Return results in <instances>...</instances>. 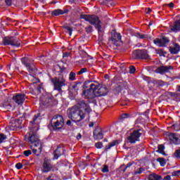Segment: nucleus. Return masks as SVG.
Listing matches in <instances>:
<instances>
[{
    "label": "nucleus",
    "mask_w": 180,
    "mask_h": 180,
    "mask_svg": "<svg viewBox=\"0 0 180 180\" xmlns=\"http://www.w3.org/2000/svg\"><path fill=\"white\" fill-rule=\"evenodd\" d=\"M67 112L69 119H71V120L75 123H78L82 122V120L85 119L86 113L89 115L92 112V109H91L89 103L82 100L77 102V103L71 108H69Z\"/></svg>",
    "instance_id": "obj_1"
},
{
    "label": "nucleus",
    "mask_w": 180,
    "mask_h": 180,
    "mask_svg": "<svg viewBox=\"0 0 180 180\" xmlns=\"http://www.w3.org/2000/svg\"><path fill=\"white\" fill-rule=\"evenodd\" d=\"M96 86H97L94 85V83L89 80H87L84 83L82 96L84 98V99L91 101L96 98V94L95 93Z\"/></svg>",
    "instance_id": "obj_2"
},
{
    "label": "nucleus",
    "mask_w": 180,
    "mask_h": 180,
    "mask_svg": "<svg viewBox=\"0 0 180 180\" xmlns=\"http://www.w3.org/2000/svg\"><path fill=\"white\" fill-rule=\"evenodd\" d=\"M80 18L81 19L86 20V22H89L90 25L95 26L96 29L98 30V32H101L102 25H101V20H99V17L96 15H82Z\"/></svg>",
    "instance_id": "obj_3"
},
{
    "label": "nucleus",
    "mask_w": 180,
    "mask_h": 180,
    "mask_svg": "<svg viewBox=\"0 0 180 180\" xmlns=\"http://www.w3.org/2000/svg\"><path fill=\"white\" fill-rule=\"evenodd\" d=\"M25 140L27 141L30 146H34V144H41L39 139V135H37V132L33 131V129H31L30 131L25 135Z\"/></svg>",
    "instance_id": "obj_4"
},
{
    "label": "nucleus",
    "mask_w": 180,
    "mask_h": 180,
    "mask_svg": "<svg viewBox=\"0 0 180 180\" xmlns=\"http://www.w3.org/2000/svg\"><path fill=\"white\" fill-rule=\"evenodd\" d=\"M21 62L25 67H26L30 74H33L37 71V68H36V66H34V64L33 63V59L29 57H24L21 58Z\"/></svg>",
    "instance_id": "obj_5"
},
{
    "label": "nucleus",
    "mask_w": 180,
    "mask_h": 180,
    "mask_svg": "<svg viewBox=\"0 0 180 180\" xmlns=\"http://www.w3.org/2000/svg\"><path fill=\"white\" fill-rule=\"evenodd\" d=\"M51 82L53 84L54 89L59 91H61L63 86L66 85L65 79L63 75L51 79Z\"/></svg>",
    "instance_id": "obj_6"
},
{
    "label": "nucleus",
    "mask_w": 180,
    "mask_h": 180,
    "mask_svg": "<svg viewBox=\"0 0 180 180\" xmlns=\"http://www.w3.org/2000/svg\"><path fill=\"white\" fill-rule=\"evenodd\" d=\"M93 85H96V88L94 89L96 96H105L108 95V92H109V90L108 89V87H106V86H102L99 83H98V82H94V83H93Z\"/></svg>",
    "instance_id": "obj_7"
},
{
    "label": "nucleus",
    "mask_w": 180,
    "mask_h": 180,
    "mask_svg": "<svg viewBox=\"0 0 180 180\" xmlns=\"http://www.w3.org/2000/svg\"><path fill=\"white\" fill-rule=\"evenodd\" d=\"M52 127L54 130H60L64 127V118L61 115H55L52 119Z\"/></svg>",
    "instance_id": "obj_8"
},
{
    "label": "nucleus",
    "mask_w": 180,
    "mask_h": 180,
    "mask_svg": "<svg viewBox=\"0 0 180 180\" xmlns=\"http://www.w3.org/2000/svg\"><path fill=\"white\" fill-rule=\"evenodd\" d=\"M142 134L143 130L140 129L133 131L130 136H128L129 143L131 144H135L136 141H140V137H141Z\"/></svg>",
    "instance_id": "obj_9"
},
{
    "label": "nucleus",
    "mask_w": 180,
    "mask_h": 180,
    "mask_svg": "<svg viewBox=\"0 0 180 180\" xmlns=\"http://www.w3.org/2000/svg\"><path fill=\"white\" fill-rule=\"evenodd\" d=\"M132 57H134V58L135 59L141 58V60H148V58H150L148 52L147 51V50L145 49H138L134 51L132 53Z\"/></svg>",
    "instance_id": "obj_10"
},
{
    "label": "nucleus",
    "mask_w": 180,
    "mask_h": 180,
    "mask_svg": "<svg viewBox=\"0 0 180 180\" xmlns=\"http://www.w3.org/2000/svg\"><path fill=\"white\" fill-rule=\"evenodd\" d=\"M153 42L158 47H165L169 43V39L167 37H162L161 39L157 38L153 40Z\"/></svg>",
    "instance_id": "obj_11"
},
{
    "label": "nucleus",
    "mask_w": 180,
    "mask_h": 180,
    "mask_svg": "<svg viewBox=\"0 0 180 180\" xmlns=\"http://www.w3.org/2000/svg\"><path fill=\"white\" fill-rule=\"evenodd\" d=\"M10 130H20L22 129V120H14L9 123Z\"/></svg>",
    "instance_id": "obj_12"
},
{
    "label": "nucleus",
    "mask_w": 180,
    "mask_h": 180,
    "mask_svg": "<svg viewBox=\"0 0 180 180\" xmlns=\"http://www.w3.org/2000/svg\"><path fill=\"white\" fill-rule=\"evenodd\" d=\"M110 40L112 44H114L115 46H119V44L122 43V35L120 34V33L114 32L112 34Z\"/></svg>",
    "instance_id": "obj_13"
},
{
    "label": "nucleus",
    "mask_w": 180,
    "mask_h": 180,
    "mask_svg": "<svg viewBox=\"0 0 180 180\" xmlns=\"http://www.w3.org/2000/svg\"><path fill=\"white\" fill-rule=\"evenodd\" d=\"M13 101L17 105H23V103L26 101V95L18 94L13 97Z\"/></svg>",
    "instance_id": "obj_14"
},
{
    "label": "nucleus",
    "mask_w": 180,
    "mask_h": 180,
    "mask_svg": "<svg viewBox=\"0 0 180 180\" xmlns=\"http://www.w3.org/2000/svg\"><path fill=\"white\" fill-rule=\"evenodd\" d=\"M43 172H50L53 168V165L51 164V160L46 158L44 160L43 165Z\"/></svg>",
    "instance_id": "obj_15"
},
{
    "label": "nucleus",
    "mask_w": 180,
    "mask_h": 180,
    "mask_svg": "<svg viewBox=\"0 0 180 180\" xmlns=\"http://www.w3.org/2000/svg\"><path fill=\"white\" fill-rule=\"evenodd\" d=\"M30 147L31 150H32L33 154H35L36 155H40L41 153V149L43 148L41 143L31 145Z\"/></svg>",
    "instance_id": "obj_16"
},
{
    "label": "nucleus",
    "mask_w": 180,
    "mask_h": 180,
    "mask_svg": "<svg viewBox=\"0 0 180 180\" xmlns=\"http://www.w3.org/2000/svg\"><path fill=\"white\" fill-rule=\"evenodd\" d=\"M169 51L171 54H178L180 51V46L176 42L172 43V45L169 47Z\"/></svg>",
    "instance_id": "obj_17"
},
{
    "label": "nucleus",
    "mask_w": 180,
    "mask_h": 180,
    "mask_svg": "<svg viewBox=\"0 0 180 180\" xmlns=\"http://www.w3.org/2000/svg\"><path fill=\"white\" fill-rule=\"evenodd\" d=\"M93 134L95 140H102V139H103V133H102V128L96 127L94 129Z\"/></svg>",
    "instance_id": "obj_18"
},
{
    "label": "nucleus",
    "mask_w": 180,
    "mask_h": 180,
    "mask_svg": "<svg viewBox=\"0 0 180 180\" xmlns=\"http://www.w3.org/2000/svg\"><path fill=\"white\" fill-rule=\"evenodd\" d=\"M44 99L45 100L42 101L44 106H53L54 102H56L53 96H45Z\"/></svg>",
    "instance_id": "obj_19"
},
{
    "label": "nucleus",
    "mask_w": 180,
    "mask_h": 180,
    "mask_svg": "<svg viewBox=\"0 0 180 180\" xmlns=\"http://www.w3.org/2000/svg\"><path fill=\"white\" fill-rule=\"evenodd\" d=\"M171 32L176 33L180 31V19L175 21L173 24L169 26Z\"/></svg>",
    "instance_id": "obj_20"
},
{
    "label": "nucleus",
    "mask_w": 180,
    "mask_h": 180,
    "mask_svg": "<svg viewBox=\"0 0 180 180\" xmlns=\"http://www.w3.org/2000/svg\"><path fill=\"white\" fill-rule=\"evenodd\" d=\"M169 139L173 144H180V136L175 133H170L169 135Z\"/></svg>",
    "instance_id": "obj_21"
},
{
    "label": "nucleus",
    "mask_w": 180,
    "mask_h": 180,
    "mask_svg": "<svg viewBox=\"0 0 180 180\" xmlns=\"http://www.w3.org/2000/svg\"><path fill=\"white\" fill-rule=\"evenodd\" d=\"M172 70V66H160L156 69V72L158 74H165V72H169Z\"/></svg>",
    "instance_id": "obj_22"
},
{
    "label": "nucleus",
    "mask_w": 180,
    "mask_h": 180,
    "mask_svg": "<svg viewBox=\"0 0 180 180\" xmlns=\"http://www.w3.org/2000/svg\"><path fill=\"white\" fill-rule=\"evenodd\" d=\"M64 154V149L60 146H58L57 149L54 151L53 155L55 160H58Z\"/></svg>",
    "instance_id": "obj_23"
},
{
    "label": "nucleus",
    "mask_w": 180,
    "mask_h": 180,
    "mask_svg": "<svg viewBox=\"0 0 180 180\" xmlns=\"http://www.w3.org/2000/svg\"><path fill=\"white\" fill-rule=\"evenodd\" d=\"M134 36L138 37V39H142L143 40H148L149 39H151V36H150L148 34L136 32Z\"/></svg>",
    "instance_id": "obj_24"
},
{
    "label": "nucleus",
    "mask_w": 180,
    "mask_h": 180,
    "mask_svg": "<svg viewBox=\"0 0 180 180\" xmlns=\"http://www.w3.org/2000/svg\"><path fill=\"white\" fill-rule=\"evenodd\" d=\"M117 89L118 91H124V89L126 90L129 89V86L127 85V82H122V83H119Z\"/></svg>",
    "instance_id": "obj_25"
},
{
    "label": "nucleus",
    "mask_w": 180,
    "mask_h": 180,
    "mask_svg": "<svg viewBox=\"0 0 180 180\" xmlns=\"http://www.w3.org/2000/svg\"><path fill=\"white\" fill-rule=\"evenodd\" d=\"M117 144H119L118 140L113 141L105 147L104 151H108V150H110L112 147H115V146H117Z\"/></svg>",
    "instance_id": "obj_26"
},
{
    "label": "nucleus",
    "mask_w": 180,
    "mask_h": 180,
    "mask_svg": "<svg viewBox=\"0 0 180 180\" xmlns=\"http://www.w3.org/2000/svg\"><path fill=\"white\" fill-rule=\"evenodd\" d=\"M68 12V10H66L65 11L61 10V9H56L54 10L52 12V16H58V15H64V13H67Z\"/></svg>",
    "instance_id": "obj_27"
},
{
    "label": "nucleus",
    "mask_w": 180,
    "mask_h": 180,
    "mask_svg": "<svg viewBox=\"0 0 180 180\" xmlns=\"http://www.w3.org/2000/svg\"><path fill=\"white\" fill-rule=\"evenodd\" d=\"M13 37H6L3 39L4 46H11Z\"/></svg>",
    "instance_id": "obj_28"
},
{
    "label": "nucleus",
    "mask_w": 180,
    "mask_h": 180,
    "mask_svg": "<svg viewBox=\"0 0 180 180\" xmlns=\"http://www.w3.org/2000/svg\"><path fill=\"white\" fill-rule=\"evenodd\" d=\"M148 179V180H161L162 179V177L160 175L153 173L149 175Z\"/></svg>",
    "instance_id": "obj_29"
},
{
    "label": "nucleus",
    "mask_w": 180,
    "mask_h": 180,
    "mask_svg": "<svg viewBox=\"0 0 180 180\" xmlns=\"http://www.w3.org/2000/svg\"><path fill=\"white\" fill-rule=\"evenodd\" d=\"M20 40L18 38H15L13 37L11 40V46H13L14 47H19L20 46Z\"/></svg>",
    "instance_id": "obj_30"
},
{
    "label": "nucleus",
    "mask_w": 180,
    "mask_h": 180,
    "mask_svg": "<svg viewBox=\"0 0 180 180\" xmlns=\"http://www.w3.org/2000/svg\"><path fill=\"white\" fill-rule=\"evenodd\" d=\"M157 161L160 162L161 167H165V164H167V162L165 161V159L163 158H159L157 159Z\"/></svg>",
    "instance_id": "obj_31"
},
{
    "label": "nucleus",
    "mask_w": 180,
    "mask_h": 180,
    "mask_svg": "<svg viewBox=\"0 0 180 180\" xmlns=\"http://www.w3.org/2000/svg\"><path fill=\"white\" fill-rule=\"evenodd\" d=\"M173 157L177 160H180V148L174 151Z\"/></svg>",
    "instance_id": "obj_32"
},
{
    "label": "nucleus",
    "mask_w": 180,
    "mask_h": 180,
    "mask_svg": "<svg viewBox=\"0 0 180 180\" xmlns=\"http://www.w3.org/2000/svg\"><path fill=\"white\" fill-rule=\"evenodd\" d=\"M28 79H29V81L32 82V84H36V82H37V81H38L37 78L34 77L32 75H29Z\"/></svg>",
    "instance_id": "obj_33"
},
{
    "label": "nucleus",
    "mask_w": 180,
    "mask_h": 180,
    "mask_svg": "<svg viewBox=\"0 0 180 180\" xmlns=\"http://www.w3.org/2000/svg\"><path fill=\"white\" fill-rule=\"evenodd\" d=\"M79 85H81V84H79V83L73 84L72 85V89L73 91H75V92H77L79 89Z\"/></svg>",
    "instance_id": "obj_34"
},
{
    "label": "nucleus",
    "mask_w": 180,
    "mask_h": 180,
    "mask_svg": "<svg viewBox=\"0 0 180 180\" xmlns=\"http://www.w3.org/2000/svg\"><path fill=\"white\" fill-rule=\"evenodd\" d=\"M75 77H77V74H75L74 72H70L69 75L70 81H75Z\"/></svg>",
    "instance_id": "obj_35"
},
{
    "label": "nucleus",
    "mask_w": 180,
    "mask_h": 180,
    "mask_svg": "<svg viewBox=\"0 0 180 180\" xmlns=\"http://www.w3.org/2000/svg\"><path fill=\"white\" fill-rule=\"evenodd\" d=\"M143 172H144V168L141 167V168H138L136 169V170L134 171V175H139L140 174H143Z\"/></svg>",
    "instance_id": "obj_36"
},
{
    "label": "nucleus",
    "mask_w": 180,
    "mask_h": 180,
    "mask_svg": "<svg viewBox=\"0 0 180 180\" xmlns=\"http://www.w3.org/2000/svg\"><path fill=\"white\" fill-rule=\"evenodd\" d=\"M172 129L175 130V131H179L180 130V124L179 123H176L172 126Z\"/></svg>",
    "instance_id": "obj_37"
},
{
    "label": "nucleus",
    "mask_w": 180,
    "mask_h": 180,
    "mask_svg": "<svg viewBox=\"0 0 180 180\" xmlns=\"http://www.w3.org/2000/svg\"><path fill=\"white\" fill-rule=\"evenodd\" d=\"M85 72H88V68H83L80 69V70L77 73V75H82V74H85Z\"/></svg>",
    "instance_id": "obj_38"
},
{
    "label": "nucleus",
    "mask_w": 180,
    "mask_h": 180,
    "mask_svg": "<svg viewBox=\"0 0 180 180\" xmlns=\"http://www.w3.org/2000/svg\"><path fill=\"white\" fill-rule=\"evenodd\" d=\"M85 30L86 33H92V32H94V27L89 25L85 27Z\"/></svg>",
    "instance_id": "obj_39"
},
{
    "label": "nucleus",
    "mask_w": 180,
    "mask_h": 180,
    "mask_svg": "<svg viewBox=\"0 0 180 180\" xmlns=\"http://www.w3.org/2000/svg\"><path fill=\"white\" fill-rule=\"evenodd\" d=\"M63 27H64V29L68 30V32H69L70 36H71L72 34V28H71V27H70L69 26H67V25L63 26Z\"/></svg>",
    "instance_id": "obj_40"
},
{
    "label": "nucleus",
    "mask_w": 180,
    "mask_h": 180,
    "mask_svg": "<svg viewBox=\"0 0 180 180\" xmlns=\"http://www.w3.org/2000/svg\"><path fill=\"white\" fill-rule=\"evenodd\" d=\"M23 154L25 157H29V155H32V150H27L23 152Z\"/></svg>",
    "instance_id": "obj_41"
},
{
    "label": "nucleus",
    "mask_w": 180,
    "mask_h": 180,
    "mask_svg": "<svg viewBox=\"0 0 180 180\" xmlns=\"http://www.w3.org/2000/svg\"><path fill=\"white\" fill-rule=\"evenodd\" d=\"M4 140H6V136L4 134H0V144L4 143Z\"/></svg>",
    "instance_id": "obj_42"
},
{
    "label": "nucleus",
    "mask_w": 180,
    "mask_h": 180,
    "mask_svg": "<svg viewBox=\"0 0 180 180\" xmlns=\"http://www.w3.org/2000/svg\"><path fill=\"white\" fill-rule=\"evenodd\" d=\"M136 72V68L133 65L129 67V74H134Z\"/></svg>",
    "instance_id": "obj_43"
},
{
    "label": "nucleus",
    "mask_w": 180,
    "mask_h": 180,
    "mask_svg": "<svg viewBox=\"0 0 180 180\" xmlns=\"http://www.w3.org/2000/svg\"><path fill=\"white\" fill-rule=\"evenodd\" d=\"M102 172L103 173L109 172V167L108 165H104L102 169Z\"/></svg>",
    "instance_id": "obj_44"
},
{
    "label": "nucleus",
    "mask_w": 180,
    "mask_h": 180,
    "mask_svg": "<svg viewBox=\"0 0 180 180\" xmlns=\"http://www.w3.org/2000/svg\"><path fill=\"white\" fill-rule=\"evenodd\" d=\"M95 147L96 148H102V147H103V143H102V142H98V143H96L95 144Z\"/></svg>",
    "instance_id": "obj_45"
},
{
    "label": "nucleus",
    "mask_w": 180,
    "mask_h": 180,
    "mask_svg": "<svg viewBox=\"0 0 180 180\" xmlns=\"http://www.w3.org/2000/svg\"><path fill=\"white\" fill-rule=\"evenodd\" d=\"M15 168H17V169H22V168H23V165L20 162H18L15 165Z\"/></svg>",
    "instance_id": "obj_46"
},
{
    "label": "nucleus",
    "mask_w": 180,
    "mask_h": 180,
    "mask_svg": "<svg viewBox=\"0 0 180 180\" xmlns=\"http://www.w3.org/2000/svg\"><path fill=\"white\" fill-rule=\"evenodd\" d=\"M172 175L174 176H179L180 175V170L174 171L172 172Z\"/></svg>",
    "instance_id": "obj_47"
},
{
    "label": "nucleus",
    "mask_w": 180,
    "mask_h": 180,
    "mask_svg": "<svg viewBox=\"0 0 180 180\" xmlns=\"http://www.w3.org/2000/svg\"><path fill=\"white\" fill-rule=\"evenodd\" d=\"M127 117H129V114L125 113V114H122L121 115V119L122 120H124V119H127Z\"/></svg>",
    "instance_id": "obj_48"
},
{
    "label": "nucleus",
    "mask_w": 180,
    "mask_h": 180,
    "mask_svg": "<svg viewBox=\"0 0 180 180\" xmlns=\"http://www.w3.org/2000/svg\"><path fill=\"white\" fill-rule=\"evenodd\" d=\"M39 114H37V115H35L33 117V121H31L30 123H32L33 124V123H35L36 120H37V119L39 118Z\"/></svg>",
    "instance_id": "obj_49"
},
{
    "label": "nucleus",
    "mask_w": 180,
    "mask_h": 180,
    "mask_svg": "<svg viewBox=\"0 0 180 180\" xmlns=\"http://www.w3.org/2000/svg\"><path fill=\"white\" fill-rule=\"evenodd\" d=\"M157 54H159V56H164V52L161 49L156 50Z\"/></svg>",
    "instance_id": "obj_50"
},
{
    "label": "nucleus",
    "mask_w": 180,
    "mask_h": 180,
    "mask_svg": "<svg viewBox=\"0 0 180 180\" xmlns=\"http://www.w3.org/2000/svg\"><path fill=\"white\" fill-rule=\"evenodd\" d=\"M158 150L160 151V153H162V151H164V146L162 145H159Z\"/></svg>",
    "instance_id": "obj_51"
},
{
    "label": "nucleus",
    "mask_w": 180,
    "mask_h": 180,
    "mask_svg": "<svg viewBox=\"0 0 180 180\" xmlns=\"http://www.w3.org/2000/svg\"><path fill=\"white\" fill-rule=\"evenodd\" d=\"M5 2L8 6H11L12 5V0H5Z\"/></svg>",
    "instance_id": "obj_52"
},
{
    "label": "nucleus",
    "mask_w": 180,
    "mask_h": 180,
    "mask_svg": "<svg viewBox=\"0 0 180 180\" xmlns=\"http://www.w3.org/2000/svg\"><path fill=\"white\" fill-rule=\"evenodd\" d=\"M158 84L159 85V86H164L165 85L164 82H162V80L158 81Z\"/></svg>",
    "instance_id": "obj_53"
},
{
    "label": "nucleus",
    "mask_w": 180,
    "mask_h": 180,
    "mask_svg": "<svg viewBox=\"0 0 180 180\" xmlns=\"http://www.w3.org/2000/svg\"><path fill=\"white\" fill-rule=\"evenodd\" d=\"M131 165H132L131 163H128V164L127 165V166L125 167V168L124 169L123 172H126V169H127V168H130V166H131Z\"/></svg>",
    "instance_id": "obj_54"
},
{
    "label": "nucleus",
    "mask_w": 180,
    "mask_h": 180,
    "mask_svg": "<svg viewBox=\"0 0 180 180\" xmlns=\"http://www.w3.org/2000/svg\"><path fill=\"white\" fill-rule=\"evenodd\" d=\"M70 54H71V53H70V52H65L63 53V57H70Z\"/></svg>",
    "instance_id": "obj_55"
},
{
    "label": "nucleus",
    "mask_w": 180,
    "mask_h": 180,
    "mask_svg": "<svg viewBox=\"0 0 180 180\" xmlns=\"http://www.w3.org/2000/svg\"><path fill=\"white\" fill-rule=\"evenodd\" d=\"M167 6H169V8H174V3L171 2L168 4H167Z\"/></svg>",
    "instance_id": "obj_56"
},
{
    "label": "nucleus",
    "mask_w": 180,
    "mask_h": 180,
    "mask_svg": "<svg viewBox=\"0 0 180 180\" xmlns=\"http://www.w3.org/2000/svg\"><path fill=\"white\" fill-rule=\"evenodd\" d=\"M163 180H171V176L167 175L164 177Z\"/></svg>",
    "instance_id": "obj_57"
},
{
    "label": "nucleus",
    "mask_w": 180,
    "mask_h": 180,
    "mask_svg": "<svg viewBox=\"0 0 180 180\" xmlns=\"http://www.w3.org/2000/svg\"><path fill=\"white\" fill-rule=\"evenodd\" d=\"M146 13H151V8H148L146 9Z\"/></svg>",
    "instance_id": "obj_58"
},
{
    "label": "nucleus",
    "mask_w": 180,
    "mask_h": 180,
    "mask_svg": "<svg viewBox=\"0 0 180 180\" xmlns=\"http://www.w3.org/2000/svg\"><path fill=\"white\" fill-rule=\"evenodd\" d=\"M77 140H81V139L82 138V135H81V134H78L77 137Z\"/></svg>",
    "instance_id": "obj_59"
},
{
    "label": "nucleus",
    "mask_w": 180,
    "mask_h": 180,
    "mask_svg": "<svg viewBox=\"0 0 180 180\" xmlns=\"http://www.w3.org/2000/svg\"><path fill=\"white\" fill-rule=\"evenodd\" d=\"M4 82V75L0 73V83Z\"/></svg>",
    "instance_id": "obj_60"
},
{
    "label": "nucleus",
    "mask_w": 180,
    "mask_h": 180,
    "mask_svg": "<svg viewBox=\"0 0 180 180\" xmlns=\"http://www.w3.org/2000/svg\"><path fill=\"white\" fill-rule=\"evenodd\" d=\"M4 108H6L7 106H9V103L7 101L5 103L3 104Z\"/></svg>",
    "instance_id": "obj_61"
},
{
    "label": "nucleus",
    "mask_w": 180,
    "mask_h": 180,
    "mask_svg": "<svg viewBox=\"0 0 180 180\" xmlns=\"http://www.w3.org/2000/svg\"><path fill=\"white\" fill-rule=\"evenodd\" d=\"M66 124L68 126H71V124H72L71 120H68L67 122H66Z\"/></svg>",
    "instance_id": "obj_62"
},
{
    "label": "nucleus",
    "mask_w": 180,
    "mask_h": 180,
    "mask_svg": "<svg viewBox=\"0 0 180 180\" xmlns=\"http://www.w3.org/2000/svg\"><path fill=\"white\" fill-rule=\"evenodd\" d=\"M177 91H178V92H180V86H177Z\"/></svg>",
    "instance_id": "obj_63"
},
{
    "label": "nucleus",
    "mask_w": 180,
    "mask_h": 180,
    "mask_svg": "<svg viewBox=\"0 0 180 180\" xmlns=\"http://www.w3.org/2000/svg\"><path fill=\"white\" fill-rule=\"evenodd\" d=\"M89 127H94V123L90 124Z\"/></svg>",
    "instance_id": "obj_64"
}]
</instances>
